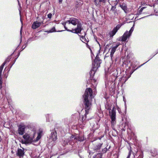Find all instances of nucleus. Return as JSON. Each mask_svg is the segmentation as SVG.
Wrapping results in <instances>:
<instances>
[{"label": "nucleus", "instance_id": "obj_1", "mask_svg": "<svg viewBox=\"0 0 158 158\" xmlns=\"http://www.w3.org/2000/svg\"><path fill=\"white\" fill-rule=\"evenodd\" d=\"M78 23L77 19L73 18L63 23V24L65 28L68 31L78 33H80L81 31V26L80 24H77Z\"/></svg>", "mask_w": 158, "mask_h": 158}, {"label": "nucleus", "instance_id": "obj_2", "mask_svg": "<svg viewBox=\"0 0 158 158\" xmlns=\"http://www.w3.org/2000/svg\"><path fill=\"white\" fill-rule=\"evenodd\" d=\"M92 91L91 89L88 88L86 89L83 96V98L86 110H89L92 105Z\"/></svg>", "mask_w": 158, "mask_h": 158}, {"label": "nucleus", "instance_id": "obj_3", "mask_svg": "<svg viewBox=\"0 0 158 158\" xmlns=\"http://www.w3.org/2000/svg\"><path fill=\"white\" fill-rule=\"evenodd\" d=\"M35 133V130L29 129L27 132L23 135V137L27 143H30L35 141V139H34Z\"/></svg>", "mask_w": 158, "mask_h": 158}, {"label": "nucleus", "instance_id": "obj_4", "mask_svg": "<svg viewBox=\"0 0 158 158\" xmlns=\"http://www.w3.org/2000/svg\"><path fill=\"white\" fill-rule=\"evenodd\" d=\"M134 30L133 27H132L129 31L128 32L127 31L126 32L122 37V40L124 41H126L128 37H129Z\"/></svg>", "mask_w": 158, "mask_h": 158}, {"label": "nucleus", "instance_id": "obj_5", "mask_svg": "<svg viewBox=\"0 0 158 158\" xmlns=\"http://www.w3.org/2000/svg\"><path fill=\"white\" fill-rule=\"evenodd\" d=\"M121 26V24L117 25L112 31L109 32V34L110 36V37H113L115 34L118 30L120 28Z\"/></svg>", "mask_w": 158, "mask_h": 158}, {"label": "nucleus", "instance_id": "obj_6", "mask_svg": "<svg viewBox=\"0 0 158 158\" xmlns=\"http://www.w3.org/2000/svg\"><path fill=\"white\" fill-rule=\"evenodd\" d=\"M27 130L24 125H20L19 127L18 130V132L19 134L22 135L24 134L25 130V129Z\"/></svg>", "mask_w": 158, "mask_h": 158}, {"label": "nucleus", "instance_id": "obj_7", "mask_svg": "<svg viewBox=\"0 0 158 158\" xmlns=\"http://www.w3.org/2000/svg\"><path fill=\"white\" fill-rule=\"evenodd\" d=\"M116 113L114 108H113L112 112L110 113V117L111 119V123L114 124L115 123V119Z\"/></svg>", "mask_w": 158, "mask_h": 158}, {"label": "nucleus", "instance_id": "obj_8", "mask_svg": "<svg viewBox=\"0 0 158 158\" xmlns=\"http://www.w3.org/2000/svg\"><path fill=\"white\" fill-rule=\"evenodd\" d=\"M41 23L40 22H35L33 23L32 26V28L34 29H35L39 27L41 25Z\"/></svg>", "mask_w": 158, "mask_h": 158}, {"label": "nucleus", "instance_id": "obj_9", "mask_svg": "<svg viewBox=\"0 0 158 158\" xmlns=\"http://www.w3.org/2000/svg\"><path fill=\"white\" fill-rule=\"evenodd\" d=\"M50 139L54 141H56L57 139V136L56 133L54 132L52 133Z\"/></svg>", "mask_w": 158, "mask_h": 158}, {"label": "nucleus", "instance_id": "obj_10", "mask_svg": "<svg viewBox=\"0 0 158 158\" xmlns=\"http://www.w3.org/2000/svg\"><path fill=\"white\" fill-rule=\"evenodd\" d=\"M24 154V151L23 150L19 149L18 150L17 155L20 157L23 156Z\"/></svg>", "mask_w": 158, "mask_h": 158}, {"label": "nucleus", "instance_id": "obj_11", "mask_svg": "<svg viewBox=\"0 0 158 158\" xmlns=\"http://www.w3.org/2000/svg\"><path fill=\"white\" fill-rule=\"evenodd\" d=\"M118 45L112 48L110 52V56L111 57L113 56V54L115 51L116 48L118 47Z\"/></svg>", "mask_w": 158, "mask_h": 158}, {"label": "nucleus", "instance_id": "obj_12", "mask_svg": "<svg viewBox=\"0 0 158 158\" xmlns=\"http://www.w3.org/2000/svg\"><path fill=\"white\" fill-rule=\"evenodd\" d=\"M42 132L40 131L38 133V136L35 139V141H38L40 138L42 134Z\"/></svg>", "mask_w": 158, "mask_h": 158}, {"label": "nucleus", "instance_id": "obj_13", "mask_svg": "<svg viewBox=\"0 0 158 158\" xmlns=\"http://www.w3.org/2000/svg\"><path fill=\"white\" fill-rule=\"evenodd\" d=\"M121 8L124 11H125L127 10V6L124 4H123L120 5Z\"/></svg>", "mask_w": 158, "mask_h": 158}, {"label": "nucleus", "instance_id": "obj_14", "mask_svg": "<svg viewBox=\"0 0 158 158\" xmlns=\"http://www.w3.org/2000/svg\"><path fill=\"white\" fill-rule=\"evenodd\" d=\"M4 64L5 63H3L0 67V72H2Z\"/></svg>", "mask_w": 158, "mask_h": 158}, {"label": "nucleus", "instance_id": "obj_15", "mask_svg": "<svg viewBox=\"0 0 158 158\" xmlns=\"http://www.w3.org/2000/svg\"><path fill=\"white\" fill-rule=\"evenodd\" d=\"M55 31V27H53L49 31H48V32H52L54 31Z\"/></svg>", "mask_w": 158, "mask_h": 158}, {"label": "nucleus", "instance_id": "obj_16", "mask_svg": "<svg viewBox=\"0 0 158 158\" xmlns=\"http://www.w3.org/2000/svg\"><path fill=\"white\" fill-rule=\"evenodd\" d=\"M95 158H102V155L101 154H98Z\"/></svg>", "mask_w": 158, "mask_h": 158}, {"label": "nucleus", "instance_id": "obj_17", "mask_svg": "<svg viewBox=\"0 0 158 158\" xmlns=\"http://www.w3.org/2000/svg\"><path fill=\"white\" fill-rule=\"evenodd\" d=\"M80 39L83 42H84V41H85V38L83 36H82L81 37Z\"/></svg>", "mask_w": 158, "mask_h": 158}, {"label": "nucleus", "instance_id": "obj_18", "mask_svg": "<svg viewBox=\"0 0 158 158\" xmlns=\"http://www.w3.org/2000/svg\"><path fill=\"white\" fill-rule=\"evenodd\" d=\"M52 16V14L51 13H49L48 15V18L51 19Z\"/></svg>", "mask_w": 158, "mask_h": 158}, {"label": "nucleus", "instance_id": "obj_19", "mask_svg": "<svg viewBox=\"0 0 158 158\" xmlns=\"http://www.w3.org/2000/svg\"><path fill=\"white\" fill-rule=\"evenodd\" d=\"M94 1V3H95V4L96 5H97L98 4V3L97 2V0H93Z\"/></svg>", "mask_w": 158, "mask_h": 158}, {"label": "nucleus", "instance_id": "obj_20", "mask_svg": "<svg viewBox=\"0 0 158 158\" xmlns=\"http://www.w3.org/2000/svg\"><path fill=\"white\" fill-rule=\"evenodd\" d=\"M99 2H103V3H105L106 2V0H99Z\"/></svg>", "mask_w": 158, "mask_h": 158}, {"label": "nucleus", "instance_id": "obj_21", "mask_svg": "<svg viewBox=\"0 0 158 158\" xmlns=\"http://www.w3.org/2000/svg\"><path fill=\"white\" fill-rule=\"evenodd\" d=\"M2 82L1 81V80H0V89L1 88V87H2Z\"/></svg>", "mask_w": 158, "mask_h": 158}, {"label": "nucleus", "instance_id": "obj_22", "mask_svg": "<svg viewBox=\"0 0 158 158\" xmlns=\"http://www.w3.org/2000/svg\"><path fill=\"white\" fill-rule=\"evenodd\" d=\"M130 153H129V155H128V156H127V158H130Z\"/></svg>", "mask_w": 158, "mask_h": 158}, {"label": "nucleus", "instance_id": "obj_23", "mask_svg": "<svg viewBox=\"0 0 158 158\" xmlns=\"http://www.w3.org/2000/svg\"><path fill=\"white\" fill-rule=\"evenodd\" d=\"M2 75V72H0V80H1V76Z\"/></svg>", "mask_w": 158, "mask_h": 158}, {"label": "nucleus", "instance_id": "obj_24", "mask_svg": "<svg viewBox=\"0 0 158 158\" xmlns=\"http://www.w3.org/2000/svg\"><path fill=\"white\" fill-rule=\"evenodd\" d=\"M144 8V7H142V8L140 9V10H141V11H142V10H143V9Z\"/></svg>", "mask_w": 158, "mask_h": 158}, {"label": "nucleus", "instance_id": "obj_25", "mask_svg": "<svg viewBox=\"0 0 158 158\" xmlns=\"http://www.w3.org/2000/svg\"><path fill=\"white\" fill-rule=\"evenodd\" d=\"M59 2H61V0H60Z\"/></svg>", "mask_w": 158, "mask_h": 158}, {"label": "nucleus", "instance_id": "obj_26", "mask_svg": "<svg viewBox=\"0 0 158 158\" xmlns=\"http://www.w3.org/2000/svg\"><path fill=\"white\" fill-rule=\"evenodd\" d=\"M21 30L20 31V33L21 34Z\"/></svg>", "mask_w": 158, "mask_h": 158}]
</instances>
